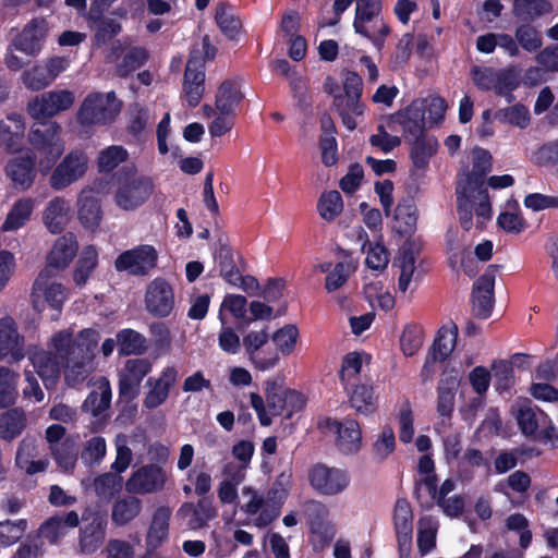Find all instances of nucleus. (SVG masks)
Listing matches in <instances>:
<instances>
[{
    "instance_id": "obj_1",
    "label": "nucleus",
    "mask_w": 558,
    "mask_h": 558,
    "mask_svg": "<svg viewBox=\"0 0 558 558\" xmlns=\"http://www.w3.org/2000/svg\"><path fill=\"white\" fill-rule=\"evenodd\" d=\"M472 156V172L460 174L457 185L458 215L465 231L474 226L482 229L492 217V206L483 182V175L492 168V156L483 148H475Z\"/></svg>"
},
{
    "instance_id": "obj_2",
    "label": "nucleus",
    "mask_w": 558,
    "mask_h": 558,
    "mask_svg": "<svg viewBox=\"0 0 558 558\" xmlns=\"http://www.w3.org/2000/svg\"><path fill=\"white\" fill-rule=\"evenodd\" d=\"M99 338L98 331L94 329L82 330L75 341L66 330L53 336L52 345L56 355L64 361V375L69 383L84 380L93 369Z\"/></svg>"
},
{
    "instance_id": "obj_3",
    "label": "nucleus",
    "mask_w": 558,
    "mask_h": 558,
    "mask_svg": "<svg viewBox=\"0 0 558 558\" xmlns=\"http://www.w3.org/2000/svg\"><path fill=\"white\" fill-rule=\"evenodd\" d=\"M122 102L113 92H92L82 101L77 113V122L82 126L107 125L116 120Z\"/></svg>"
},
{
    "instance_id": "obj_4",
    "label": "nucleus",
    "mask_w": 558,
    "mask_h": 558,
    "mask_svg": "<svg viewBox=\"0 0 558 558\" xmlns=\"http://www.w3.org/2000/svg\"><path fill=\"white\" fill-rule=\"evenodd\" d=\"M215 56V48L210 45L208 36H204L202 40V50L193 49L187 60L183 94L191 107H195L199 104L205 86V72L204 62L205 59H211Z\"/></svg>"
},
{
    "instance_id": "obj_5",
    "label": "nucleus",
    "mask_w": 558,
    "mask_h": 558,
    "mask_svg": "<svg viewBox=\"0 0 558 558\" xmlns=\"http://www.w3.org/2000/svg\"><path fill=\"white\" fill-rule=\"evenodd\" d=\"M60 133L61 126L57 122H49L40 128H33L28 134L29 143L41 155L38 167L43 173L50 171L64 151V142Z\"/></svg>"
},
{
    "instance_id": "obj_6",
    "label": "nucleus",
    "mask_w": 558,
    "mask_h": 558,
    "mask_svg": "<svg viewBox=\"0 0 558 558\" xmlns=\"http://www.w3.org/2000/svg\"><path fill=\"white\" fill-rule=\"evenodd\" d=\"M473 84L483 92H494L512 102V92L519 86V78L511 69L474 65L470 72Z\"/></svg>"
},
{
    "instance_id": "obj_7",
    "label": "nucleus",
    "mask_w": 558,
    "mask_h": 558,
    "mask_svg": "<svg viewBox=\"0 0 558 558\" xmlns=\"http://www.w3.org/2000/svg\"><path fill=\"white\" fill-rule=\"evenodd\" d=\"M381 0H356L354 29L380 47L389 28L380 16Z\"/></svg>"
},
{
    "instance_id": "obj_8",
    "label": "nucleus",
    "mask_w": 558,
    "mask_h": 558,
    "mask_svg": "<svg viewBox=\"0 0 558 558\" xmlns=\"http://www.w3.org/2000/svg\"><path fill=\"white\" fill-rule=\"evenodd\" d=\"M68 298L64 286L51 279V270L40 271L32 289V304L35 311L41 313L52 310L57 315Z\"/></svg>"
},
{
    "instance_id": "obj_9",
    "label": "nucleus",
    "mask_w": 558,
    "mask_h": 558,
    "mask_svg": "<svg viewBox=\"0 0 558 558\" xmlns=\"http://www.w3.org/2000/svg\"><path fill=\"white\" fill-rule=\"evenodd\" d=\"M154 192L150 178L133 175L119 179L114 191V204L124 211H133L145 204Z\"/></svg>"
},
{
    "instance_id": "obj_10",
    "label": "nucleus",
    "mask_w": 558,
    "mask_h": 558,
    "mask_svg": "<svg viewBox=\"0 0 558 558\" xmlns=\"http://www.w3.org/2000/svg\"><path fill=\"white\" fill-rule=\"evenodd\" d=\"M88 170V157L82 150H71L52 170L49 185L54 191H62L80 181Z\"/></svg>"
},
{
    "instance_id": "obj_11",
    "label": "nucleus",
    "mask_w": 558,
    "mask_h": 558,
    "mask_svg": "<svg viewBox=\"0 0 558 558\" xmlns=\"http://www.w3.org/2000/svg\"><path fill=\"white\" fill-rule=\"evenodd\" d=\"M75 95L69 89H54L43 93L27 104V112L35 120L53 118L72 108Z\"/></svg>"
},
{
    "instance_id": "obj_12",
    "label": "nucleus",
    "mask_w": 558,
    "mask_h": 558,
    "mask_svg": "<svg viewBox=\"0 0 558 558\" xmlns=\"http://www.w3.org/2000/svg\"><path fill=\"white\" fill-rule=\"evenodd\" d=\"M102 181L83 187L77 194L76 210L80 223L89 231H95L102 219V209L98 194L102 192Z\"/></svg>"
},
{
    "instance_id": "obj_13",
    "label": "nucleus",
    "mask_w": 558,
    "mask_h": 558,
    "mask_svg": "<svg viewBox=\"0 0 558 558\" xmlns=\"http://www.w3.org/2000/svg\"><path fill=\"white\" fill-rule=\"evenodd\" d=\"M158 253L148 244L138 245L121 253L114 262L118 271H126L132 276H146L157 265Z\"/></svg>"
},
{
    "instance_id": "obj_14",
    "label": "nucleus",
    "mask_w": 558,
    "mask_h": 558,
    "mask_svg": "<svg viewBox=\"0 0 558 558\" xmlns=\"http://www.w3.org/2000/svg\"><path fill=\"white\" fill-rule=\"evenodd\" d=\"M4 166V174L19 191L29 190L36 179V156L29 151H16Z\"/></svg>"
},
{
    "instance_id": "obj_15",
    "label": "nucleus",
    "mask_w": 558,
    "mask_h": 558,
    "mask_svg": "<svg viewBox=\"0 0 558 558\" xmlns=\"http://www.w3.org/2000/svg\"><path fill=\"white\" fill-rule=\"evenodd\" d=\"M49 25L45 17L32 19L11 40L13 47L27 57H37L45 45Z\"/></svg>"
},
{
    "instance_id": "obj_16",
    "label": "nucleus",
    "mask_w": 558,
    "mask_h": 558,
    "mask_svg": "<svg viewBox=\"0 0 558 558\" xmlns=\"http://www.w3.org/2000/svg\"><path fill=\"white\" fill-rule=\"evenodd\" d=\"M311 486L319 494L333 496L343 492L349 485L348 473L325 464H315L308 472Z\"/></svg>"
},
{
    "instance_id": "obj_17",
    "label": "nucleus",
    "mask_w": 558,
    "mask_h": 558,
    "mask_svg": "<svg viewBox=\"0 0 558 558\" xmlns=\"http://www.w3.org/2000/svg\"><path fill=\"white\" fill-rule=\"evenodd\" d=\"M175 304L171 284L163 278H155L146 288L145 307L155 317L169 316Z\"/></svg>"
},
{
    "instance_id": "obj_18",
    "label": "nucleus",
    "mask_w": 558,
    "mask_h": 558,
    "mask_svg": "<svg viewBox=\"0 0 558 558\" xmlns=\"http://www.w3.org/2000/svg\"><path fill=\"white\" fill-rule=\"evenodd\" d=\"M166 472L158 464H146L137 469L125 483V488L131 494H151L163 489Z\"/></svg>"
},
{
    "instance_id": "obj_19",
    "label": "nucleus",
    "mask_w": 558,
    "mask_h": 558,
    "mask_svg": "<svg viewBox=\"0 0 558 558\" xmlns=\"http://www.w3.org/2000/svg\"><path fill=\"white\" fill-rule=\"evenodd\" d=\"M24 357V337L20 335L15 320L0 318V360L20 361Z\"/></svg>"
},
{
    "instance_id": "obj_20",
    "label": "nucleus",
    "mask_w": 558,
    "mask_h": 558,
    "mask_svg": "<svg viewBox=\"0 0 558 558\" xmlns=\"http://www.w3.org/2000/svg\"><path fill=\"white\" fill-rule=\"evenodd\" d=\"M391 122L402 128L407 140L425 135L424 102L416 99L413 100L407 108L396 112L391 117Z\"/></svg>"
},
{
    "instance_id": "obj_21",
    "label": "nucleus",
    "mask_w": 558,
    "mask_h": 558,
    "mask_svg": "<svg viewBox=\"0 0 558 558\" xmlns=\"http://www.w3.org/2000/svg\"><path fill=\"white\" fill-rule=\"evenodd\" d=\"M495 274L493 270L483 274L473 284L472 311L478 318H487L494 306Z\"/></svg>"
},
{
    "instance_id": "obj_22",
    "label": "nucleus",
    "mask_w": 558,
    "mask_h": 558,
    "mask_svg": "<svg viewBox=\"0 0 558 558\" xmlns=\"http://www.w3.org/2000/svg\"><path fill=\"white\" fill-rule=\"evenodd\" d=\"M392 519L399 549H409L412 544L413 511L408 499H397Z\"/></svg>"
},
{
    "instance_id": "obj_23",
    "label": "nucleus",
    "mask_w": 558,
    "mask_h": 558,
    "mask_svg": "<svg viewBox=\"0 0 558 558\" xmlns=\"http://www.w3.org/2000/svg\"><path fill=\"white\" fill-rule=\"evenodd\" d=\"M320 272L326 274L325 289L327 292H333L342 288L349 278L356 271L357 262L352 258H345L332 265L329 262L316 266Z\"/></svg>"
},
{
    "instance_id": "obj_24",
    "label": "nucleus",
    "mask_w": 558,
    "mask_h": 558,
    "mask_svg": "<svg viewBox=\"0 0 558 558\" xmlns=\"http://www.w3.org/2000/svg\"><path fill=\"white\" fill-rule=\"evenodd\" d=\"M470 384H489L490 380L500 383L514 381V372L508 360H494L490 367L476 366L469 374Z\"/></svg>"
},
{
    "instance_id": "obj_25",
    "label": "nucleus",
    "mask_w": 558,
    "mask_h": 558,
    "mask_svg": "<svg viewBox=\"0 0 558 558\" xmlns=\"http://www.w3.org/2000/svg\"><path fill=\"white\" fill-rule=\"evenodd\" d=\"M25 136V123L21 114L10 113L0 120V145L8 153L21 149Z\"/></svg>"
},
{
    "instance_id": "obj_26",
    "label": "nucleus",
    "mask_w": 558,
    "mask_h": 558,
    "mask_svg": "<svg viewBox=\"0 0 558 558\" xmlns=\"http://www.w3.org/2000/svg\"><path fill=\"white\" fill-rule=\"evenodd\" d=\"M170 517L169 507L160 506L155 510L146 535L148 550H156L168 538Z\"/></svg>"
},
{
    "instance_id": "obj_27",
    "label": "nucleus",
    "mask_w": 558,
    "mask_h": 558,
    "mask_svg": "<svg viewBox=\"0 0 558 558\" xmlns=\"http://www.w3.org/2000/svg\"><path fill=\"white\" fill-rule=\"evenodd\" d=\"M328 510L322 504L315 505V511L310 515V531L313 545L324 548L335 537L333 527L327 521Z\"/></svg>"
},
{
    "instance_id": "obj_28",
    "label": "nucleus",
    "mask_w": 558,
    "mask_h": 558,
    "mask_svg": "<svg viewBox=\"0 0 558 558\" xmlns=\"http://www.w3.org/2000/svg\"><path fill=\"white\" fill-rule=\"evenodd\" d=\"M336 448L343 454H355L362 448V430L359 422L353 418L342 421V426L335 439Z\"/></svg>"
},
{
    "instance_id": "obj_29",
    "label": "nucleus",
    "mask_w": 558,
    "mask_h": 558,
    "mask_svg": "<svg viewBox=\"0 0 558 558\" xmlns=\"http://www.w3.org/2000/svg\"><path fill=\"white\" fill-rule=\"evenodd\" d=\"M70 219V204L63 197L50 199L44 210L43 221L51 233H60Z\"/></svg>"
},
{
    "instance_id": "obj_30",
    "label": "nucleus",
    "mask_w": 558,
    "mask_h": 558,
    "mask_svg": "<svg viewBox=\"0 0 558 558\" xmlns=\"http://www.w3.org/2000/svg\"><path fill=\"white\" fill-rule=\"evenodd\" d=\"M77 242L73 233H66L59 238L49 256H48V268L63 269L65 268L77 253Z\"/></svg>"
},
{
    "instance_id": "obj_31",
    "label": "nucleus",
    "mask_w": 558,
    "mask_h": 558,
    "mask_svg": "<svg viewBox=\"0 0 558 558\" xmlns=\"http://www.w3.org/2000/svg\"><path fill=\"white\" fill-rule=\"evenodd\" d=\"M360 98L339 94L335 95L331 104V108L339 114L343 125L350 131L356 128L355 118L364 113V105Z\"/></svg>"
},
{
    "instance_id": "obj_32",
    "label": "nucleus",
    "mask_w": 558,
    "mask_h": 558,
    "mask_svg": "<svg viewBox=\"0 0 558 558\" xmlns=\"http://www.w3.org/2000/svg\"><path fill=\"white\" fill-rule=\"evenodd\" d=\"M244 98L241 92L240 82L236 80H227L222 82L216 94V109L225 113H234L235 109Z\"/></svg>"
},
{
    "instance_id": "obj_33",
    "label": "nucleus",
    "mask_w": 558,
    "mask_h": 558,
    "mask_svg": "<svg viewBox=\"0 0 558 558\" xmlns=\"http://www.w3.org/2000/svg\"><path fill=\"white\" fill-rule=\"evenodd\" d=\"M36 202L32 197H22L17 199L1 227L2 231H15L24 227L32 217Z\"/></svg>"
},
{
    "instance_id": "obj_34",
    "label": "nucleus",
    "mask_w": 558,
    "mask_h": 558,
    "mask_svg": "<svg viewBox=\"0 0 558 558\" xmlns=\"http://www.w3.org/2000/svg\"><path fill=\"white\" fill-rule=\"evenodd\" d=\"M27 418L22 408H13L0 415V438L12 441L26 428Z\"/></svg>"
},
{
    "instance_id": "obj_35",
    "label": "nucleus",
    "mask_w": 558,
    "mask_h": 558,
    "mask_svg": "<svg viewBox=\"0 0 558 558\" xmlns=\"http://www.w3.org/2000/svg\"><path fill=\"white\" fill-rule=\"evenodd\" d=\"M438 142L435 137L422 135L414 137L411 145L410 158L415 170H424L429 159L436 154Z\"/></svg>"
},
{
    "instance_id": "obj_36",
    "label": "nucleus",
    "mask_w": 558,
    "mask_h": 558,
    "mask_svg": "<svg viewBox=\"0 0 558 558\" xmlns=\"http://www.w3.org/2000/svg\"><path fill=\"white\" fill-rule=\"evenodd\" d=\"M183 515L192 512L194 518L190 524L192 527H204L208 521L217 515V509L214 506L211 497H202L196 505L192 502H184L179 510Z\"/></svg>"
},
{
    "instance_id": "obj_37",
    "label": "nucleus",
    "mask_w": 558,
    "mask_h": 558,
    "mask_svg": "<svg viewBox=\"0 0 558 558\" xmlns=\"http://www.w3.org/2000/svg\"><path fill=\"white\" fill-rule=\"evenodd\" d=\"M547 421V414L537 407L532 408L530 405H524L518 411L517 422L519 428L521 433L529 438L536 436L538 428L542 425H546Z\"/></svg>"
},
{
    "instance_id": "obj_38",
    "label": "nucleus",
    "mask_w": 558,
    "mask_h": 558,
    "mask_svg": "<svg viewBox=\"0 0 558 558\" xmlns=\"http://www.w3.org/2000/svg\"><path fill=\"white\" fill-rule=\"evenodd\" d=\"M51 452L58 466L69 472L76 465L80 446L74 437H65L60 444L51 447Z\"/></svg>"
},
{
    "instance_id": "obj_39",
    "label": "nucleus",
    "mask_w": 558,
    "mask_h": 558,
    "mask_svg": "<svg viewBox=\"0 0 558 558\" xmlns=\"http://www.w3.org/2000/svg\"><path fill=\"white\" fill-rule=\"evenodd\" d=\"M350 405L359 413L368 415L378 408V396L373 386H353L349 392Z\"/></svg>"
},
{
    "instance_id": "obj_40",
    "label": "nucleus",
    "mask_w": 558,
    "mask_h": 558,
    "mask_svg": "<svg viewBox=\"0 0 558 558\" xmlns=\"http://www.w3.org/2000/svg\"><path fill=\"white\" fill-rule=\"evenodd\" d=\"M458 339V327L454 324L442 326L427 353L447 360L456 348Z\"/></svg>"
},
{
    "instance_id": "obj_41",
    "label": "nucleus",
    "mask_w": 558,
    "mask_h": 558,
    "mask_svg": "<svg viewBox=\"0 0 558 558\" xmlns=\"http://www.w3.org/2000/svg\"><path fill=\"white\" fill-rule=\"evenodd\" d=\"M415 246L407 242L404 243L399 253L398 264L400 267V276L398 280V290L401 293H405L412 281L413 274L415 271Z\"/></svg>"
},
{
    "instance_id": "obj_42",
    "label": "nucleus",
    "mask_w": 558,
    "mask_h": 558,
    "mask_svg": "<svg viewBox=\"0 0 558 558\" xmlns=\"http://www.w3.org/2000/svg\"><path fill=\"white\" fill-rule=\"evenodd\" d=\"M142 510V501L135 496H126L113 504L111 520L118 526H124L134 520Z\"/></svg>"
},
{
    "instance_id": "obj_43",
    "label": "nucleus",
    "mask_w": 558,
    "mask_h": 558,
    "mask_svg": "<svg viewBox=\"0 0 558 558\" xmlns=\"http://www.w3.org/2000/svg\"><path fill=\"white\" fill-rule=\"evenodd\" d=\"M215 19L221 32L230 39H234L242 28L236 10L230 4L219 3L216 7Z\"/></svg>"
},
{
    "instance_id": "obj_44",
    "label": "nucleus",
    "mask_w": 558,
    "mask_h": 558,
    "mask_svg": "<svg viewBox=\"0 0 558 558\" xmlns=\"http://www.w3.org/2000/svg\"><path fill=\"white\" fill-rule=\"evenodd\" d=\"M417 210L410 201L398 204L393 229L401 235L412 234L416 228Z\"/></svg>"
},
{
    "instance_id": "obj_45",
    "label": "nucleus",
    "mask_w": 558,
    "mask_h": 558,
    "mask_svg": "<svg viewBox=\"0 0 558 558\" xmlns=\"http://www.w3.org/2000/svg\"><path fill=\"white\" fill-rule=\"evenodd\" d=\"M267 341H268V333L266 330L250 331L243 339V345H244L245 350L250 353L254 363L260 369H267V368L274 366L278 361V356H274L269 360H264V359L256 357L254 355Z\"/></svg>"
},
{
    "instance_id": "obj_46",
    "label": "nucleus",
    "mask_w": 558,
    "mask_h": 558,
    "mask_svg": "<svg viewBox=\"0 0 558 558\" xmlns=\"http://www.w3.org/2000/svg\"><path fill=\"white\" fill-rule=\"evenodd\" d=\"M129 158L128 150L121 145H111L98 153L97 168L99 172L109 173L125 162Z\"/></svg>"
},
{
    "instance_id": "obj_47",
    "label": "nucleus",
    "mask_w": 558,
    "mask_h": 558,
    "mask_svg": "<svg viewBox=\"0 0 558 558\" xmlns=\"http://www.w3.org/2000/svg\"><path fill=\"white\" fill-rule=\"evenodd\" d=\"M551 11V4L547 0H514L513 14L522 21L547 14Z\"/></svg>"
},
{
    "instance_id": "obj_48",
    "label": "nucleus",
    "mask_w": 558,
    "mask_h": 558,
    "mask_svg": "<svg viewBox=\"0 0 558 558\" xmlns=\"http://www.w3.org/2000/svg\"><path fill=\"white\" fill-rule=\"evenodd\" d=\"M94 489L97 497L110 501L122 488V477L114 473H104L94 478Z\"/></svg>"
},
{
    "instance_id": "obj_49",
    "label": "nucleus",
    "mask_w": 558,
    "mask_h": 558,
    "mask_svg": "<svg viewBox=\"0 0 558 558\" xmlns=\"http://www.w3.org/2000/svg\"><path fill=\"white\" fill-rule=\"evenodd\" d=\"M317 209L324 220H335L343 210L340 193L338 191L324 192L318 199Z\"/></svg>"
},
{
    "instance_id": "obj_50",
    "label": "nucleus",
    "mask_w": 558,
    "mask_h": 558,
    "mask_svg": "<svg viewBox=\"0 0 558 558\" xmlns=\"http://www.w3.org/2000/svg\"><path fill=\"white\" fill-rule=\"evenodd\" d=\"M117 343L121 354H141L146 349V339L133 329H123L117 335Z\"/></svg>"
},
{
    "instance_id": "obj_51",
    "label": "nucleus",
    "mask_w": 558,
    "mask_h": 558,
    "mask_svg": "<svg viewBox=\"0 0 558 558\" xmlns=\"http://www.w3.org/2000/svg\"><path fill=\"white\" fill-rule=\"evenodd\" d=\"M216 258L218 260L220 275L232 286L239 284L240 271L236 268L231 248L221 244L217 251Z\"/></svg>"
},
{
    "instance_id": "obj_52",
    "label": "nucleus",
    "mask_w": 558,
    "mask_h": 558,
    "mask_svg": "<svg viewBox=\"0 0 558 558\" xmlns=\"http://www.w3.org/2000/svg\"><path fill=\"white\" fill-rule=\"evenodd\" d=\"M423 344V329L416 324L404 326L400 336V348L404 355L413 356Z\"/></svg>"
},
{
    "instance_id": "obj_53",
    "label": "nucleus",
    "mask_w": 558,
    "mask_h": 558,
    "mask_svg": "<svg viewBox=\"0 0 558 558\" xmlns=\"http://www.w3.org/2000/svg\"><path fill=\"white\" fill-rule=\"evenodd\" d=\"M100 393L92 391L85 399L82 409L93 416H98L110 407L112 392L111 386H99Z\"/></svg>"
},
{
    "instance_id": "obj_54",
    "label": "nucleus",
    "mask_w": 558,
    "mask_h": 558,
    "mask_svg": "<svg viewBox=\"0 0 558 558\" xmlns=\"http://www.w3.org/2000/svg\"><path fill=\"white\" fill-rule=\"evenodd\" d=\"M21 80L24 86L33 92L45 89L53 83L43 63L35 64L31 69L24 71L21 75Z\"/></svg>"
},
{
    "instance_id": "obj_55",
    "label": "nucleus",
    "mask_w": 558,
    "mask_h": 558,
    "mask_svg": "<svg viewBox=\"0 0 558 558\" xmlns=\"http://www.w3.org/2000/svg\"><path fill=\"white\" fill-rule=\"evenodd\" d=\"M98 259V253L95 247L87 246L83 250L74 272V281L77 286L86 283L88 277L94 271Z\"/></svg>"
},
{
    "instance_id": "obj_56",
    "label": "nucleus",
    "mask_w": 558,
    "mask_h": 558,
    "mask_svg": "<svg viewBox=\"0 0 558 558\" xmlns=\"http://www.w3.org/2000/svg\"><path fill=\"white\" fill-rule=\"evenodd\" d=\"M101 14L89 15L92 28L95 32V40L98 45L106 43L121 31V26L116 20L110 17H100Z\"/></svg>"
},
{
    "instance_id": "obj_57",
    "label": "nucleus",
    "mask_w": 558,
    "mask_h": 558,
    "mask_svg": "<svg viewBox=\"0 0 558 558\" xmlns=\"http://www.w3.org/2000/svg\"><path fill=\"white\" fill-rule=\"evenodd\" d=\"M26 527L27 521L25 519L0 522V545L8 547L15 544L23 537Z\"/></svg>"
},
{
    "instance_id": "obj_58",
    "label": "nucleus",
    "mask_w": 558,
    "mask_h": 558,
    "mask_svg": "<svg viewBox=\"0 0 558 558\" xmlns=\"http://www.w3.org/2000/svg\"><path fill=\"white\" fill-rule=\"evenodd\" d=\"M498 226L508 233L519 234L526 228V222L517 207L501 211L497 218Z\"/></svg>"
},
{
    "instance_id": "obj_59",
    "label": "nucleus",
    "mask_w": 558,
    "mask_h": 558,
    "mask_svg": "<svg viewBox=\"0 0 558 558\" xmlns=\"http://www.w3.org/2000/svg\"><path fill=\"white\" fill-rule=\"evenodd\" d=\"M532 161L535 165L554 168L558 167V137L551 141H548L537 147L531 157Z\"/></svg>"
},
{
    "instance_id": "obj_60",
    "label": "nucleus",
    "mask_w": 558,
    "mask_h": 558,
    "mask_svg": "<svg viewBox=\"0 0 558 558\" xmlns=\"http://www.w3.org/2000/svg\"><path fill=\"white\" fill-rule=\"evenodd\" d=\"M291 471H282L272 483V486L267 492V501L269 504H277L282 506L288 497L291 487Z\"/></svg>"
},
{
    "instance_id": "obj_61",
    "label": "nucleus",
    "mask_w": 558,
    "mask_h": 558,
    "mask_svg": "<svg viewBox=\"0 0 558 558\" xmlns=\"http://www.w3.org/2000/svg\"><path fill=\"white\" fill-rule=\"evenodd\" d=\"M149 371L150 364L147 360H129L124 366L120 384H140Z\"/></svg>"
},
{
    "instance_id": "obj_62",
    "label": "nucleus",
    "mask_w": 558,
    "mask_h": 558,
    "mask_svg": "<svg viewBox=\"0 0 558 558\" xmlns=\"http://www.w3.org/2000/svg\"><path fill=\"white\" fill-rule=\"evenodd\" d=\"M33 364L36 373L44 381L56 379L60 372V366L56 357L46 353L36 354L33 359Z\"/></svg>"
},
{
    "instance_id": "obj_63",
    "label": "nucleus",
    "mask_w": 558,
    "mask_h": 558,
    "mask_svg": "<svg viewBox=\"0 0 558 558\" xmlns=\"http://www.w3.org/2000/svg\"><path fill=\"white\" fill-rule=\"evenodd\" d=\"M515 39L519 45L529 52H534L542 47L541 33L531 25H521L515 29Z\"/></svg>"
},
{
    "instance_id": "obj_64",
    "label": "nucleus",
    "mask_w": 558,
    "mask_h": 558,
    "mask_svg": "<svg viewBox=\"0 0 558 558\" xmlns=\"http://www.w3.org/2000/svg\"><path fill=\"white\" fill-rule=\"evenodd\" d=\"M147 51L144 48H132L130 49L122 59V62L118 64V74L120 76H126L133 71L141 68L147 60Z\"/></svg>"
}]
</instances>
